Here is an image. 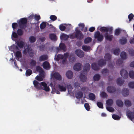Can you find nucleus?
I'll use <instances>...</instances> for the list:
<instances>
[{"mask_svg":"<svg viewBox=\"0 0 134 134\" xmlns=\"http://www.w3.org/2000/svg\"><path fill=\"white\" fill-rule=\"evenodd\" d=\"M57 81L56 80H54L53 81L51 82L50 84V86L52 88V90L51 93L54 94L55 93L58 94H60V92L56 90V88H57L58 87V88L60 91H65L66 90V85L64 84L65 86L62 85H58L57 84Z\"/></svg>","mask_w":134,"mask_h":134,"instance_id":"1","label":"nucleus"},{"mask_svg":"<svg viewBox=\"0 0 134 134\" xmlns=\"http://www.w3.org/2000/svg\"><path fill=\"white\" fill-rule=\"evenodd\" d=\"M10 51H13L14 53L16 59L22 62V55L20 51L19 50L17 46L13 44L10 47H9Z\"/></svg>","mask_w":134,"mask_h":134,"instance_id":"2","label":"nucleus"},{"mask_svg":"<svg viewBox=\"0 0 134 134\" xmlns=\"http://www.w3.org/2000/svg\"><path fill=\"white\" fill-rule=\"evenodd\" d=\"M90 69V65L88 63H86L84 65L83 72L80 76V78L81 81L83 82H85L87 79L86 76L83 74H86Z\"/></svg>","mask_w":134,"mask_h":134,"instance_id":"3","label":"nucleus"},{"mask_svg":"<svg viewBox=\"0 0 134 134\" xmlns=\"http://www.w3.org/2000/svg\"><path fill=\"white\" fill-rule=\"evenodd\" d=\"M33 83L34 86L36 88L40 89L42 88V86L43 89L46 91L48 92L49 90V87L47 86L46 83L44 82L39 83L37 81H34Z\"/></svg>","mask_w":134,"mask_h":134,"instance_id":"4","label":"nucleus"},{"mask_svg":"<svg viewBox=\"0 0 134 134\" xmlns=\"http://www.w3.org/2000/svg\"><path fill=\"white\" fill-rule=\"evenodd\" d=\"M106 64V62L105 60L103 59H100L98 62V65L95 63L92 64V68L94 70H98L100 68V67H102Z\"/></svg>","mask_w":134,"mask_h":134,"instance_id":"5","label":"nucleus"},{"mask_svg":"<svg viewBox=\"0 0 134 134\" xmlns=\"http://www.w3.org/2000/svg\"><path fill=\"white\" fill-rule=\"evenodd\" d=\"M78 27H77L75 28V30L76 31L75 34H73L70 35L69 37L72 39L77 38V39H80L83 37V35L81 32L78 30Z\"/></svg>","mask_w":134,"mask_h":134,"instance_id":"6","label":"nucleus"},{"mask_svg":"<svg viewBox=\"0 0 134 134\" xmlns=\"http://www.w3.org/2000/svg\"><path fill=\"white\" fill-rule=\"evenodd\" d=\"M113 103V101L112 99H110L106 101V108L110 112L114 111V109L110 106H111Z\"/></svg>","mask_w":134,"mask_h":134,"instance_id":"7","label":"nucleus"},{"mask_svg":"<svg viewBox=\"0 0 134 134\" xmlns=\"http://www.w3.org/2000/svg\"><path fill=\"white\" fill-rule=\"evenodd\" d=\"M24 50L23 53L25 55H29L31 57H33L34 55V53L33 50H32L30 47L27 46L26 48H25Z\"/></svg>","mask_w":134,"mask_h":134,"instance_id":"8","label":"nucleus"},{"mask_svg":"<svg viewBox=\"0 0 134 134\" xmlns=\"http://www.w3.org/2000/svg\"><path fill=\"white\" fill-rule=\"evenodd\" d=\"M27 20L26 18H23L21 19L18 21L19 27L21 28H24L26 26Z\"/></svg>","mask_w":134,"mask_h":134,"instance_id":"9","label":"nucleus"},{"mask_svg":"<svg viewBox=\"0 0 134 134\" xmlns=\"http://www.w3.org/2000/svg\"><path fill=\"white\" fill-rule=\"evenodd\" d=\"M51 79L52 80L53 77L54 78L56 79L61 81L62 80V77L60 75L58 72H55V73L52 72L51 75Z\"/></svg>","mask_w":134,"mask_h":134,"instance_id":"10","label":"nucleus"},{"mask_svg":"<svg viewBox=\"0 0 134 134\" xmlns=\"http://www.w3.org/2000/svg\"><path fill=\"white\" fill-rule=\"evenodd\" d=\"M94 37L99 41H102L103 38V36L102 34H101L99 31L96 32L94 35Z\"/></svg>","mask_w":134,"mask_h":134,"instance_id":"11","label":"nucleus"},{"mask_svg":"<svg viewBox=\"0 0 134 134\" xmlns=\"http://www.w3.org/2000/svg\"><path fill=\"white\" fill-rule=\"evenodd\" d=\"M99 30L101 32H106V33H107L109 32L110 34H111L113 30V27H103L100 28Z\"/></svg>","mask_w":134,"mask_h":134,"instance_id":"12","label":"nucleus"},{"mask_svg":"<svg viewBox=\"0 0 134 134\" xmlns=\"http://www.w3.org/2000/svg\"><path fill=\"white\" fill-rule=\"evenodd\" d=\"M120 74L122 76L124 79H126L128 77V72L126 70L122 69L120 71Z\"/></svg>","mask_w":134,"mask_h":134,"instance_id":"13","label":"nucleus"},{"mask_svg":"<svg viewBox=\"0 0 134 134\" xmlns=\"http://www.w3.org/2000/svg\"><path fill=\"white\" fill-rule=\"evenodd\" d=\"M44 72L42 70L40 72H39V75L40 76H37L35 79L37 80L41 81H42L43 78L44 77Z\"/></svg>","mask_w":134,"mask_h":134,"instance_id":"14","label":"nucleus"},{"mask_svg":"<svg viewBox=\"0 0 134 134\" xmlns=\"http://www.w3.org/2000/svg\"><path fill=\"white\" fill-rule=\"evenodd\" d=\"M75 54L78 57L82 58L84 55V53L80 49H76L75 51Z\"/></svg>","mask_w":134,"mask_h":134,"instance_id":"15","label":"nucleus"},{"mask_svg":"<svg viewBox=\"0 0 134 134\" xmlns=\"http://www.w3.org/2000/svg\"><path fill=\"white\" fill-rule=\"evenodd\" d=\"M82 65L80 63H76L74 65L73 69H74L76 71H78L81 69Z\"/></svg>","mask_w":134,"mask_h":134,"instance_id":"16","label":"nucleus"},{"mask_svg":"<svg viewBox=\"0 0 134 134\" xmlns=\"http://www.w3.org/2000/svg\"><path fill=\"white\" fill-rule=\"evenodd\" d=\"M43 66L44 68L46 70H49L50 68V65L47 61H45L43 63Z\"/></svg>","mask_w":134,"mask_h":134,"instance_id":"17","label":"nucleus"},{"mask_svg":"<svg viewBox=\"0 0 134 134\" xmlns=\"http://www.w3.org/2000/svg\"><path fill=\"white\" fill-rule=\"evenodd\" d=\"M107 91L111 93L114 92L116 91V89L113 86H108L107 88Z\"/></svg>","mask_w":134,"mask_h":134,"instance_id":"18","label":"nucleus"},{"mask_svg":"<svg viewBox=\"0 0 134 134\" xmlns=\"http://www.w3.org/2000/svg\"><path fill=\"white\" fill-rule=\"evenodd\" d=\"M122 93L124 96H127L129 94V90L127 88H124L122 90Z\"/></svg>","mask_w":134,"mask_h":134,"instance_id":"19","label":"nucleus"},{"mask_svg":"<svg viewBox=\"0 0 134 134\" xmlns=\"http://www.w3.org/2000/svg\"><path fill=\"white\" fill-rule=\"evenodd\" d=\"M64 57L62 61V63L63 64H65L67 60V58L69 55V54L68 53H64Z\"/></svg>","mask_w":134,"mask_h":134,"instance_id":"20","label":"nucleus"},{"mask_svg":"<svg viewBox=\"0 0 134 134\" xmlns=\"http://www.w3.org/2000/svg\"><path fill=\"white\" fill-rule=\"evenodd\" d=\"M74 86L76 88H77L79 90H81L82 91H84L85 89V87L81 88L80 86L79 83L78 82H76L75 83Z\"/></svg>","mask_w":134,"mask_h":134,"instance_id":"21","label":"nucleus"},{"mask_svg":"<svg viewBox=\"0 0 134 134\" xmlns=\"http://www.w3.org/2000/svg\"><path fill=\"white\" fill-rule=\"evenodd\" d=\"M105 38L107 40L111 41L113 38V35H109L108 33H106L105 35Z\"/></svg>","mask_w":134,"mask_h":134,"instance_id":"22","label":"nucleus"},{"mask_svg":"<svg viewBox=\"0 0 134 134\" xmlns=\"http://www.w3.org/2000/svg\"><path fill=\"white\" fill-rule=\"evenodd\" d=\"M66 77L69 79H71L73 77V74L72 71L70 70L67 71L66 73Z\"/></svg>","mask_w":134,"mask_h":134,"instance_id":"23","label":"nucleus"},{"mask_svg":"<svg viewBox=\"0 0 134 134\" xmlns=\"http://www.w3.org/2000/svg\"><path fill=\"white\" fill-rule=\"evenodd\" d=\"M126 113L128 117L132 121V119L134 118V113L132 112L128 113L127 111L126 112Z\"/></svg>","mask_w":134,"mask_h":134,"instance_id":"24","label":"nucleus"},{"mask_svg":"<svg viewBox=\"0 0 134 134\" xmlns=\"http://www.w3.org/2000/svg\"><path fill=\"white\" fill-rule=\"evenodd\" d=\"M68 37V35L63 33L60 36V38L62 40H67Z\"/></svg>","mask_w":134,"mask_h":134,"instance_id":"25","label":"nucleus"},{"mask_svg":"<svg viewBox=\"0 0 134 134\" xmlns=\"http://www.w3.org/2000/svg\"><path fill=\"white\" fill-rule=\"evenodd\" d=\"M82 49L84 51L88 52L90 51L91 47L90 46L86 45H83L82 46Z\"/></svg>","mask_w":134,"mask_h":134,"instance_id":"26","label":"nucleus"},{"mask_svg":"<svg viewBox=\"0 0 134 134\" xmlns=\"http://www.w3.org/2000/svg\"><path fill=\"white\" fill-rule=\"evenodd\" d=\"M56 55V54L54 59L57 61H58L60 59H62L64 57V56L61 54H58L57 57Z\"/></svg>","mask_w":134,"mask_h":134,"instance_id":"27","label":"nucleus"},{"mask_svg":"<svg viewBox=\"0 0 134 134\" xmlns=\"http://www.w3.org/2000/svg\"><path fill=\"white\" fill-rule=\"evenodd\" d=\"M124 81L119 78H118L116 81L117 84L121 86L122 85L124 82Z\"/></svg>","mask_w":134,"mask_h":134,"instance_id":"28","label":"nucleus"},{"mask_svg":"<svg viewBox=\"0 0 134 134\" xmlns=\"http://www.w3.org/2000/svg\"><path fill=\"white\" fill-rule=\"evenodd\" d=\"M49 38L52 40L55 41L57 40V37L56 35L54 34H50Z\"/></svg>","mask_w":134,"mask_h":134,"instance_id":"29","label":"nucleus"},{"mask_svg":"<svg viewBox=\"0 0 134 134\" xmlns=\"http://www.w3.org/2000/svg\"><path fill=\"white\" fill-rule=\"evenodd\" d=\"M48 59V57L46 55H43L41 56L39 58V60L41 62L47 60Z\"/></svg>","mask_w":134,"mask_h":134,"instance_id":"30","label":"nucleus"},{"mask_svg":"<svg viewBox=\"0 0 134 134\" xmlns=\"http://www.w3.org/2000/svg\"><path fill=\"white\" fill-rule=\"evenodd\" d=\"M83 94V93L79 91L77 92L76 93L75 96L77 99H79L82 96Z\"/></svg>","mask_w":134,"mask_h":134,"instance_id":"31","label":"nucleus"},{"mask_svg":"<svg viewBox=\"0 0 134 134\" xmlns=\"http://www.w3.org/2000/svg\"><path fill=\"white\" fill-rule=\"evenodd\" d=\"M15 42L17 44L19 47L21 48H23L25 44V43L22 41H18L17 42Z\"/></svg>","mask_w":134,"mask_h":134,"instance_id":"32","label":"nucleus"},{"mask_svg":"<svg viewBox=\"0 0 134 134\" xmlns=\"http://www.w3.org/2000/svg\"><path fill=\"white\" fill-rule=\"evenodd\" d=\"M29 40L30 42L31 43L35 42L36 40V38L34 36H31L29 38Z\"/></svg>","mask_w":134,"mask_h":134,"instance_id":"33","label":"nucleus"},{"mask_svg":"<svg viewBox=\"0 0 134 134\" xmlns=\"http://www.w3.org/2000/svg\"><path fill=\"white\" fill-rule=\"evenodd\" d=\"M117 105L119 107H122L123 105V102L120 100H118L116 101Z\"/></svg>","mask_w":134,"mask_h":134,"instance_id":"34","label":"nucleus"},{"mask_svg":"<svg viewBox=\"0 0 134 134\" xmlns=\"http://www.w3.org/2000/svg\"><path fill=\"white\" fill-rule=\"evenodd\" d=\"M59 47L60 49L64 51H66V48L65 45L63 43H61L60 44Z\"/></svg>","mask_w":134,"mask_h":134,"instance_id":"35","label":"nucleus"},{"mask_svg":"<svg viewBox=\"0 0 134 134\" xmlns=\"http://www.w3.org/2000/svg\"><path fill=\"white\" fill-rule=\"evenodd\" d=\"M111 58V55L109 53L105 54L104 56L105 60L108 61L110 60Z\"/></svg>","mask_w":134,"mask_h":134,"instance_id":"36","label":"nucleus"},{"mask_svg":"<svg viewBox=\"0 0 134 134\" xmlns=\"http://www.w3.org/2000/svg\"><path fill=\"white\" fill-rule=\"evenodd\" d=\"M92 41V38L90 37H88L85 39L84 42L85 43L87 44L90 42Z\"/></svg>","mask_w":134,"mask_h":134,"instance_id":"37","label":"nucleus"},{"mask_svg":"<svg viewBox=\"0 0 134 134\" xmlns=\"http://www.w3.org/2000/svg\"><path fill=\"white\" fill-rule=\"evenodd\" d=\"M18 37V35L16 33L13 31L11 36V38L13 40L15 41V39Z\"/></svg>","mask_w":134,"mask_h":134,"instance_id":"38","label":"nucleus"},{"mask_svg":"<svg viewBox=\"0 0 134 134\" xmlns=\"http://www.w3.org/2000/svg\"><path fill=\"white\" fill-rule=\"evenodd\" d=\"M122 60L120 59H119L117 60L116 63V65L119 66H121L122 63Z\"/></svg>","mask_w":134,"mask_h":134,"instance_id":"39","label":"nucleus"},{"mask_svg":"<svg viewBox=\"0 0 134 134\" xmlns=\"http://www.w3.org/2000/svg\"><path fill=\"white\" fill-rule=\"evenodd\" d=\"M129 87L131 88H134V81H131L129 82L128 85Z\"/></svg>","mask_w":134,"mask_h":134,"instance_id":"40","label":"nucleus"},{"mask_svg":"<svg viewBox=\"0 0 134 134\" xmlns=\"http://www.w3.org/2000/svg\"><path fill=\"white\" fill-rule=\"evenodd\" d=\"M100 78V75L98 74H96L93 77V79L95 81H98Z\"/></svg>","mask_w":134,"mask_h":134,"instance_id":"41","label":"nucleus"},{"mask_svg":"<svg viewBox=\"0 0 134 134\" xmlns=\"http://www.w3.org/2000/svg\"><path fill=\"white\" fill-rule=\"evenodd\" d=\"M10 61H11V62L12 64H13V63H14L15 67L14 68H18V67L17 65V64H16V63L15 62L16 60H15L13 59H11L10 60Z\"/></svg>","mask_w":134,"mask_h":134,"instance_id":"42","label":"nucleus"},{"mask_svg":"<svg viewBox=\"0 0 134 134\" xmlns=\"http://www.w3.org/2000/svg\"><path fill=\"white\" fill-rule=\"evenodd\" d=\"M129 76L131 79H134V71L133 70L130 71L129 72Z\"/></svg>","mask_w":134,"mask_h":134,"instance_id":"43","label":"nucleus"},{"mask_svg":"<svg viewBox=\"0 0 134 134\" xmlns=\"http://www.w3.org/2000/svg\"><path fill=\"white\" fill-rule=\"evenodd\" d=\"M120 56L121 58L123 59H125L127 58L126 53L124 52H122L121 53Z\"/></svg>","mask_w":134,"mask_h":134,"instance_id":"44","label":"nucleus"},{"mask_svg":"<svg viewBox=\"0 0 134 134\" xmlns=\"http://www.w3.org/2000/svg\"><path fill=\"white\" fill-rule=\"evenodd\" d=\"M127 40L126 38H122L120 40V43L121 44H124L126 42Z\"/></svg>","mask_w":134,"mask_h":134,"instance_id":"45","label":"nucleus"},{"mask_svg":"<svg viewBox=\"0 0 134 134\" xmlns=\"http://www.w3.org/2000/svg\"><path fill=\"white\" fill-rule=\"evenodd\" d=\"M32 73V70L30 69L27 70L26 72L25 75L26 76H30Z\"/></svg>","mask_w":134,"mask_h":134,"instance_id":"46","label":"nucleus"},{"mask_svg":"<svg viewBox=\"0 0 134 134\" xmlns=\"http://www.w3.org/2000/svg\"><path fill=\"white\" fill-rule=\"evenodd\" d=\"M125 103L126 106L127 107H129L131 105V103L129 100H126L125 101Z\"/></svg>","mask_w":134,"mask_h":134,"instance_id":"47","label":"nucleus"},{"mask_svg":"<svg viewBox=\"0 0 134 134\" xmlns=\"http://www.w3.org/2000/svg\"><path fill=\"white\" fill-rule=\"evenodd\" d=\"M89 97L90 99L91 100H94L95 98V95L93 93H90L89 95Z\"/></svg>","mask_w":134,"mask_h":134,"instance_id":"48","label":"nucleus"},{"mask_svg":"<svg viewBox=\"0 0 134 134\" xmlns=\"http://www.w3.org/2000/svg\"><path fill=\"white\" fill-rule=\"evenodd\" d=\"M112 117L113 119L115 120H119L121 118L120 116L115 114L113 115Z\"/></svg>","mask_w":134,"mask_h":134,"instance_id":"49","label":"nucleus"},{"mask_svg":"<svg viewBox=\"0 0 134 134\" xmlns=\"http://www.w3.org/2000/svg\"><path fill=\"white\" fill-rule=\"evenodd\" d=\"M109 70L106 69L102 70V74L104 75H106L109 73Z\"/></svg>","mask_w":134,"mask_h":134,"instance_id":"50","label":"nucleus"},{"mask_svg":"<svg viewBox=\"0 0 134 134\" xmlns=\"http://www.w3.org/2000/svg\"><path fill=\"white\" fill-rule=\"evenodd\" d=\"M120 52V49L119 48L115 49L113 51V53L116 55H118Z\"/></svg>","mask_w":134,"mask_h":134,"instance_id":"51","label":"nucleus"},{"mask_svg":"<svg viewBox=\"0 0 134 134\" xmlns=\"http://www.w3.org/2000/svg\"><path fill=\"white\" fill-rule=\"evenodd\" d=\"M46 26V24L44 22H42L40 25V27L41 29H43L45 28Z\"/></svg>","mask_w":134,"mask_h":134,"instance_id":"52","label":"nucleus"},{"mask_svg":"<svg viewBox=\"0 0 134 134\" xmlns=\"http://www.w3.org/2000/svg\"><path fill=\"white\" fill-rule=\"evenodd\" d=\"M34 19L35 20L38 21L40 19V17L39 15L35 14L34 15Z\"/></svg>","mask_w":134,"mask_h":134,"instance_id":"53","label":"nucleus"},{"mask_svg":"<svg viewBox=\"0 0 134 134\" xmlns=\"http://www.w3.org/2000/svg\"><path fill=\"white\" fill-rule=\"evenodd\" d=\"M97 104L99 108H103V106L102 103L100 102H98L97 103Z\"/></svg>","mask_w":134,"mask_h":134,"instance_id":"54","label":"nucleus"},{"mask_svg":"<svg viewBox=\"0 0 134 134\" xmlns=\"http://www.w3.org/2000/svg\"><path fill=\"white\" fill-rule=\"evenodd\" d=\"M50 19L52 20L55 21L57 20V16L54 15H51L50 17Z\"/></svg>","mask_w":134,"mask_h":134,"instance_id":"55","label":"nucleus"},{"mask_svg":"<svg viewBox=\"0 0 134 134\" xmlns=\"http://www.w3.org/2000/svg\"><path fill=\"white\" fill-rule=\"evenodd\" d=\"M18 25V24L17 23H12V26L13 30L17 27Z\"/></svg>","mask_w":134,"mask_h":134,"instance_id":"56","label":"nucleus"},{"mask_svg":"<svg viewBox=\"0 0 134 134\" xmlns=\"http://www.w3.org/2000/svg\"><path fill=\"white\" fill-rule=\"evenodd\" d=\"M65 28V27L62 24H61L59 25V29L61 30L62 31H64Z\"/></svg>","mask_w":134,"mask_h":134,"instance_id":"57","label":"nucleus"},{"mask_svg":"<svg viewBox=\"0 0 134 134\" xmlns=\"http://www.w3.org/2000/svg\"><path fill=\"white\" fill-rule=\"evenodd\" d=\"M100 95L101 97H105L107 96V94L104 92H101Z\"/></svg>","mask_w":134,"mask_h":134,"instance_id":"58","label":"nucleus"},{"mask_svg":"<svg viewBox=\"0 0 134 134\" xmlns=\"http://www.w3.org/2000/svg\"><path fill=\"white\" fill-rule=\"evenodd\" d=\"M129 52L131 55L133 56L134 55V51L132 49H130L129 50Z\"/></svg>","mask_w":134,"mask_h":134,"instance_id":"59","label":"nucleus"},{"mask_svg":"<svg viewBox=\"0 0 134 134\" xmlns=\"http://www.w3.org/2000/svg\"><path fill=\"white\" fill-rule=\"evenodd\" d=\"M84 107L85 109L87 111H89L90 110V106L87 103H85L84 104Z\"/></svg>","mask_w":134,"mask_h":134,"instance_id":"60","label":"nucleus"},{"mask_svg":"<svg viewBox=\"0 0 134 134\" xmlns=\"http://www.w3.org/2000/svg\"><path fill=\"white\" fill-rule=\"evenodd\" d=\"M134 17V15L133 14L131 13L130 14L128 15V18L129 19V21H130Z\"/></svg>","mask_w":134,"mask_h":134,"instance_id":"61","label":"nucleus"},{"mask_svg":"<svg viewBox=\"0 0 134 134\" xmlns=\"http://www.w3.org/2000/svg\"><path fill=\"white\" fill-rule=\"evenodd\" d=\"M17 33L19 35H21L23 34V31L20 29H18L17 31Z\"/></svg>","mask_w":134,"mask_h":134,"instance_id":"62","label":"nucleus"},{"mask_svg":"<svg viewBox=\"0 0 134 134\" xmlns=\"http://www.w3.org/2000/svg\"><path fill=\"white\" fill-rule=\"evenodd\" d=\"M36 64V61L34 60H32L30 62V64L31 66H35Z\"/></svg>","mask_w":134,"mask_h":134,"instance_id":"63","label":"nucleus"},{"mask_svg":"<svg viewBox=\"0 0 134 134\" xmlns=\"http://www.w3.org/2000/svg\"><path fill=\"white\" fill-rule=\"evenodd\" d=\"M120 32V29H117L115 30V34L116 35H119Z\"/></svg>","mask_w":134,"mask_h":134,"instance_id":"64","label":"nucleus"}]
</instances>
